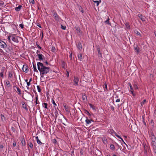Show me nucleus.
Listing matches in <instances>:
<instances>
[{
    "label": "nucleus",
    "instance_id": "obj_1",
    "mask_svg": "<svg viewBox=\"0 0 156 156\" xmlns=\"http://www.w3.org/2000/svg\"><path fill=\"white\" fill-rule=\"evenodd\" d=\"M37 68L40 72L41 77H43L44 75L48 73L50 70V68L44 66L43 64L41 62L37 63Z\"/></svg>",
    "mask_w": 156,
    "mask_h": 156
},
{
    "label": "nucleus",
    "instance_id": "obj_2",
    "mask_svg": "<svg viewBox=\"0 0 156 156\" xmlns=\"http://www.w3.org/2000/svg\"><path fill=\"white\" fill-rule=\"evenodd\" d=\"M150 137L151 140V145L153 150L155 154H156V138L152 132H151Z\"/></svg>",
    "mask_w": 156,
    "mask_h": 156
},
{
    "label": "nucleus",
    "instance_id": "obj_3",
    "mask_svg": "<svg viewBox=\"0 0 156 156\" xmlns=\"http://www.w3.org/2000/svg\"><path fill=\"white\" fill-rule=\"evenodd\" d=\"M7 46V44L5 42L0 40V47L4 48H6Z\"/></svg>",
    "mask_w": 156,
    "mask_h": 156
},
{
    "label": "nucleus",
    "instance_id": "obj_4",
    "mask_svg": "<svg viewBox=\"0 0 156 156\" xmlns=\"http://www.w3.org/2000/svg\"><path fill=\"white\" fill-rule=\"evenodd\" d=\"M53 15L55 20H59V16H58L55 11H53Z\"/></svg>",
    "mask_w": 156,
    "mask_h": 156
},
{
    "label": "nucleus",
    "instance_id": "obj_5",
    "mask_svg": "<svg viewBox=\"0 0 156 156\" xmlns=\"http://www.w3.org/2000/svg\"><path fill=\"white\" fill-rule=\"evenodd\" d=\"M22 69L23 71L25 73H27L28 71V67L27 65H24L23 66Z\"/></svg>",
    "mask_w": 156,
    "mask_h": 156
},
{
    "label": "nucleus",
    "instance_id": "obj_6",
    "mask_svg": "<svg viewBox=\"0 0 156 156\" xmlns=\"http://www.w3.org/2000/svg\"><path fill=\"white\" fill-rule=\"evenodd\" d=\"M73 81L75 83V85L77 86L78 85V82L79 81V79L78 77L75 76L74 77Z\"/></svg>",
    "mask_w": 156,
    "mask_h": 156
},
{
    "label": "nucleus",
    "instance_id": "obj_7",
    "mask_svg": "<svg viewBox=\"0 0 156 156\" xmlns=\"http://www.w3.org/2000/svg\"><path fill=\"white\" fill-rule=\"evenodd\" d=\"M11 39L13 41L16 43H18L19 41L17 38L16 37H15L13 36H12Z\"/></svg>",
    "mask_w": 156,
    "mask_h": 156
},
{
    "label": "nucleus",
    "instance_id": "obj_8",
    "mask_svg": "<svg viewBox=\"0 0 156 156\" xmlns=\"http://www.w3.org/2000/svg\"><path fill=\"white\" fill-rule=\"evenodd\" d=\"M128 84L130 87V92H131L133 95V96H135V94L133 93V88L131 84V83H128Z\"/></svg>",
    "mask_w": 156,
    "mask_h": 156
},
{
    "label": "nucleus",
    "instance_id": "obj_9",
    "mask_svg": "<svg viewBox=\"0 0 156 156\" xmlns=\"http://www.w3.org/2000/svg\"><path fill=\"white\" fill-rule=\"evenodd\" d=\"M37 56H38L39 60L40 61L42 60L44 58V56L42 54H37Z\"/></svg>",
    "mask_w": 156,
    "mask_h": 156
},
{
    "label": "nucleus",
    "instance_id": "obj_10",
    "mask_svg": "<svg viewBox=\"0 0 156 156\" xmlns=\"http://www.w3.org/2000/svg\"><path fill=\"white\" fill-rule=\"evenodd\" d=\"M109 133L111 134H115L116 136V135H117L116 133L114 131V130L112 129H109L108 130Z\"/></svg>",
    "mask_w": 156,
    "mask_h": 156
},
{
    "label": "nucleus",
    "instance_id": "obj_11",
    "mask_svg": "<svg viewBox=\"0 0 156 156\" xmlns=\"http://www.w3.org/2000/svg\"><path fill=\"white\" fill-rule=\"evenodd\" d=\"M77 47L79 50H81L82 48V45L80 42H79L78 43Z\"/></svg>",
    "mask_w": 156,
    "mask_h": 156
},
{
    "label": "nucleus",
    "instance_id": "obj_12",
    "mask_svg": "<svg viewBox=\"0 0 156 156\" xmlns=\"http://www.w3.org/2000/svg\"><path fill=\"white\" fill-rule=\"evenodd\" d=\"M6 86L8 87H11V84L10 81L8 80H7L5 81Z\"/></svg>",
    "mask_w": 156,
    "mask_h": 156
},
{
    "label": "nucleus",
    "instance_id": "obj_13",
    "mask_svg": "<svg viewBox=\"0 0 156 156\" xmlns=\"http://www.w3.org/2000/svg\"><path fill=\"white\" fill-rule=\"evenodd\" d=\"M97 51H98V56L99 57H102V55H101V51H100V48L99 47H98L97 48Z\"/></svg>",
    "mask_w": 156,
    "mask_h": 156
},
{
    "label": "nucleus",
    "instance_id": "obj_14",
    "mask_svg": "<svg viewBox=\"0 0 156 156\" xmlns=\"http://www.w3.org/2000/svg\"><path fill=\"white\" fill-rule=\"evenodd\" d=\"M22 5H20L18 6V7H16V8H15V10L16 11H20V9H21V8H22Z\"/></svg>",
    "mask_w": 156,
    "mask_h": 156
},
{
    "label": "nucleus",
    "instance_id": "obj_15",
    "mask_svg": "<svg viewBox=\"0 0 156 156\" xmlns=\"http://www.w3.org/2000/svg\"><path fill=\"white\" fill-rule=\"evenodd\" d=\"M75 28L78 34L81 33V31L80 30V28L78 26H76Z\"/></svg>",
    "mask_w": 156,
    "mask_h": 156
},
{
    "label": "nucleus",
    "instance_id": "obj_16",
    "mask_svg": "<svg viewBox=\"0 0 156 156\" xmlns=\"http://www.w3.org/2000/svg\"><path fill=\"white\" fill-rule=\"evenodd\" d=\"M1 120L2 121L4 122L5 121V118L3 115L1 114Z\"/></svg>",
    "mask_w": 156,
    "mask_h": 156
},
{
    "label": "nucleus",
    "instance_id": "obj_17",
    "mask_svg": "<svg viewBox=\"0 0 156 156\" xmlns=\"http://www.w3.org/2000/svg\"><path fill=\"white\" fill-rule=\"evenodd\" d=\"M36 139L37 140V143L39 144H41L43 143L39 140L38 136H37L36 137Z\"/></svg>",
    "mask_w": 156,
    "mask_h": 156
},
{
    "label": "nucleus",
    "instance_id": "obj_18",
    "mask_svg": "<svg viewBox=\"0 0 156 156\" xmlns=\"http://www.w3.org/2000/svg\"><path fill=\"white\" fill-rule=\"evenodd\" d=\"M109 18L108 17L106 21H105V23H106V24H108L109 25H110L111 23H110L109 22Z\"/></svg>",
    "mask_w": 156,
    "mask_h": 156
},
{
    "label": "nucleus",
    "instance_id": "obj_19",
    "mask_svg": "<svg viewBox=\"0 0 156 156\" xmlns=\"http://www.w3.org/2000/svg\"><path fill=\"white\" fill-rule=\"evenodd\" d=\"M93 2L95 3H96L97 4V6H98V5H99V4L100 3H101V0H99V1H93Z\"/></svg>",
    "mask_w": 156,
    "mask_h": 156
},
{
    "label": "nucleus",
    "instance_id": "obj_20",
    "mask_svg": "<svg viewBox=\"0 0 156 156\" xmlns=\"http://www.w3.org/2000/svg\"><path fill=\"white\" fill-rule=\"evenodd\" d=\"M140 18L142 20V21L144 22L145 21L146 17L145 16H142Z\"/></svg>",
    "mask_w": 156,
    "mask_h": 156
},
{
    "label": "nucleus",
    "instance_id": "obj_21",
    "mask_svg": "<svg viewBox=\"0 0 156 156\" xmlns=\"http://www.w3.org/2000/svg\"><path fill=\"white\" fill-rule=\"evenodd\" d=\"M82 99L84 101L87 99V97L86 95L85 94H83L82 95Z\"/></svg>",
    "mask_w": 156,
    "mask_h": 156
},
{
    "label": "nucleus",
    "instance_id": "obj_22",
    "mask_svg": "<svg viewBox=\"0 0 156 156\" xmlns=\"http://www.w3.org/2000/svg\"><path fill=\"white\" fill-rule=\"evenodd\" d=\"M78 58L79 60H81L82 59V55L81 53L79 54L78 55Z\"/></svg>",
    "mask_w": 156,
    "mask_h": 156
},
{
    "label": "nucleus",
    "instance_id": "obj_23",
    "mask_svg": "<svg viewBox=\"0 0 156 156\" xmlns=\"http://www.w3.org/2000/svg\"><path fill=\"white\" fill-rule=\"evenodd\" d=\"M15 87L17 89V91L19 93V94L20 95L21 94V90L18 87H16V86H15L14 87Z\"/></svg>",
    "mask_w": 156,
    "mask_h": 156
},
{
    "label": "nucleus",
    "instance_id": "obj_24",
    "mask_svg": "<svg viewBox=\"0 0 156 156\" xmlns=\"http://www.w3.org/2000/svg\"><path fill=\"white\" fill-rule=\"evenodd\" d=\"M47 105L48 104L47 103H44L43 104V106L44 107V108H46L47 109H48V108L47 107Z\"/></svg>",
    "mask_w": 156,
    "mask_h": 156
},
{
    "label": "nucleus",
    "instance_id": "obj_25",
    "mask_svg": "<svg viewBox=\"0 0 156 156\" xmlns=\"http://www.w3.org/2000/svg\"><path fill=\"white\" fill-rule=\"evenodd\" d=\"M116 136L117 137H118V138L120 139H121V140L126 145V144L124 142V140H123L122 139V138L120 136H119L118 135H116Z\"/></svg>",
    "mask_w": 156,
    "mask_h": 156
},
{
    "label": "nucleus",
    "instance_id": "obj_26",
    "mask_svg": "<svg viewBox=\"0 0 156 156\" xmlns=\"http://www.w3.org/2000/svg\"><path fill=\"white\" fill-rule=\"evenodd\" d=\"M22 107L23 108L26 109H27V106H26V105H25V103L24 102L22 103Z\"/></svg>",
    "mask_w": 156,
    "mask_h": 156
},
{
    "label": "nucleus",
    "instance_id": "obj_27",
    "mask_svg": "<svg viewBox=\"0 0 156 156\" xmlns=\"http://www.w3.org/2000/svg\"><path fill=\"white\" fill-rule=\"evenodd\" d=\"M36 105L37 104H39V102H38V96L37 95L36 96Z\"/></svg>",
    "mask_w": 156,
    "mask_h": 156
},
{
    "label": "nucleus",
    "instance_id": "obj_28",
    "mask_svg": "<svg viewBox=\"0 0 156 156\" xmlns=\"http://www.w3.org/2000/svg\"><path fill=\"white\" fill-rule=\"evenodd\" d=\"M21 142L23 145L25 146V142L24 139H22L21 140Z\"/></svg>",
    "mask_w": 156,
    "mask_h": 156
},
{
    "label": "nucleus",
    "instance_id": "obj_29",
    "mask_svg": "<svg viewBox=\"0 0 156 156\" xmlns=\"http://www.w3.org/2000/svg\"><path fill=\"white\" fill-rule=\"evenodd\" d=\"M55 118H57L58 114V111L56 110L55 113Z\"/></svg>",
    "mask_w": 156,
    "mask_h": 156
},
{
    "label": "nucleus",
    "instance_id": "obj_30",
    "mask_svg": "<svg viewBox=\"0 0 156 156\" xmlns=\"http://www.w3.org/2000/svg\"><path fill=\"white\" fill-rule=\"evenodd\" d=\"M64 108L65 109V110L67 112H69V108L67 106H66V105H64Z\"/></svg>",
    "mask_w": 156,
    "mask_h": 156
},
{
    "label": "nucleus",
    "instance_id": "obj_31",
    "mask_svg": "<svg viewBox=\"0 0 156 156\" xmlns=\"http://www.w3.org/2000/svg\"><path fill=\"white\" fill-rule=\"evenodd\" d=\"M13 76V74L12 73L10 72H9V73L8 78H11Z\"/></svg>",
    "mask_w": 156,
    "mask_h": 156
},
{
    "label": "nucleus",
    "instance_id": "obj_32",
    "mask_svg": "<svg viewBox=\"0 0 156 156\" xmlns=\"http://www.w3.org/2000/svg\"><path fill=\"white\" fill-rule=\"evenodd\" d=\"M85 121L87 124H89L91 123V120L87 119Z\"/></svg>",
    "mask_w": 156,
    "mask_h": 156
},
{
    "label": "nucleus",
    "instance_id": "obj_33",
    "mask_svg": "<svg viewBox=\"0 0 156 156\" xmlns=\"http://www.w3.org/2000/svg\"><path fill=\"white\" fill-rule=\"evenodd\" d=\"M33 66L34 68V71L35 72L36 71L37 72L38 71L36 69V66H35L34 64H33Z\"/></svg>",
    "mask_w": 156,
    "mask_h": 156
},
{
    "label": "nucleus",
    "instance_id": "obj_34",
    "mask_svg": "<svg viewBox=\"0 0 156 156\" xmlns=\"http://www.w3.org/2000/svg\"><path fill=\"white\" fill-rule=\"evenodd\" d=\"M89 105L90 106L91 108H92L93 109H94V110H95V109L94 106L92 104H90L89 103Z\"/></svg>",
    "mask_w": 156,
    "mask_h": 156
},
{
    "label": "nucleus",
    "instance_id": "obj_35",
    "mask_svg": "<svg viewBox=\"0 0 156 156\" xmlns=\"http://www.w3.org/2000/svg\"><path fill=\"white\" fill-rule=\"evenodd\" d=\"M5 4L4 2L0 0V7L4 5Z\"/></svg>",
    "mask_w": 156,
    "mask_h": 156
},
{
    "label": "nucleus",
    "instance_id": "obj_36",
    "mask_svg": "<svg viewBox=\"0 0 156 156\" xmlns=\"http://www.w3.org/2000/svg\"><path fill=\"white\" fill-rule=\"evenodd\" d=\"M125 25L127 29H129V25L128 23H126L125 24Z\"/></svg>",
    "mask_w": 156,
    "mask_h": 156
},
{
    "label": "nucleus",
    "instance_id": "obj_37",
    "mask_svg": "<svg viewBox=\"0 0 156 156\" xmlns=\"http://www.w3.org/2000/svg\"><path fill=\"white\" fill-rule=\"evenodd\" d=\"M146 101L145 99L143 100V101L141 103V105L142 106L143 105H144L146 102Z\"/></svg>",
    "mask_w": 156,
    "mask_h": 156
},
{
    "label": "nucleus",
    "instance_id": "obj_38",
    "mask_svg": "<svg viewBox=\"0 0 156 156\" xmlns=\"http://www.w3.org/2000/svg\"><path fill=\"white\" fill-rule=\"evenodd\" d=\"M56 49L55 48L54 46H52L51 48V51L53 52L55 51Z\"/></svg>",
    "mask_w": 156,
    "mask_h": 156
},
{
    "label": "nucleus",
    "instance_id": "obj_39",
    "mask_svg": "<svg viewBox=\"0 0 156 156\" xmlns=\"http://www.w3.org/2000/svg\"><path fill=\"white\" fill-rule=\"evenodd\" d=\"M29 146L31 148H32L33 147V145L31 143H29L28 144Z\"/></svg>",
    "mask_w": 156,
    "mask_h": 156
},
{
    "label": "nucleus",
    "instance_id": "obj_40",
    "mask_svg": "<svg viewBox=\"0 0 156 156\" xmlns=\"http://www.w3.org/2000/svg\"><path fill=\"white\" fill-rule=\"evenodd\" d=\"M37 88L38 91L39 92H41V89L40 87L39 86H37Z\"/></svg>",
    "mask_w": 156,
    "mask_h": 156
},
{
    "label": "nucleus",
    "instance_id": "obj_41",
    "mask_svg": "<svg viewBox=\"0 0 156 156\" xmlns=\"http://www.w3.org/2000/svg\"><path fill=\"white\" fill-rule=\"evenodd\" d=\"M110 147L112 150H114L115 149V146L113 144H111L110 145Z\"/></svg>",
    "mask_w": 156,
    "mask_h": 156
},
{
    "label": "nucleus",
    "instance_id": "obj_42",
    "mask_svg": "<svg viewBox=\"0 0 156 156\" xmlns=\"http://www.w3.org/2000/svg\"><path fill=\"white\" fill-rule=\"evenodd\" d=\"M29 2L30 3L33 4L35 3V2L34 0H29Z\"/></svg>",
    "mask_w": 156,
    "mask_h": 156
},
{
    "label": "nucleus",
    "instance_id": "obj_43",
    "mask_svg": "<svg viewBox=\"0 0 156 156\" xmlns=\"http://www.w3.org/2000/svg\"><path fill=\"white\" fill-rule=\"evenodd\" d=\"M135 50L138 53L139 52V48L138 47H136L134 48Z\"/></svg>",
    "mask_w": 156,
    "mask_h": 156
},
{
    "label": "nucleus",
    "instance_id": "obj_44",
    "mask_svg": "<svg viewBox=\"0 0 156 156\" xmlns=\"http://www.w3.org/2000/svg\"><path fill=\"white\" fill-rule=\"evenodd\" d=\"M52 103L54 104L55 108H56L55 106H56L57 105L56 104L55 101L53 100H52Z\"/></svg>",
    "mask_w": 156,
    "mask_h": 156
},
{
    "label": "nucleus",
    "instance_id": "obj_45",
    "mask_svg": "<svg viewBox=\"0 0 156 156\" xmlns=\"http://www.w3.org/2000/svg\"><path fill=\"white\" fill-rule=\"evenodd\" d=\"M61 28L62 29L64 30H65L66 28V27L65 26H63V25H61Z\"/></svg>",
    "mask_w": 156,
    "mask_h": 156
},
{
    "label": "nucleus",
    "instance_id": "obj_46",
    "mask_svg": "<svg viewBox=\"0 0 156 156\" xmlns=\"http://www.w3.org/2000/svg\"><path fill=\"white\" fill-rule=\"evenodd\" d=\"M133 87L134 88V89H137L138 88V87L137 86V85L136 84H135L134 85H133Z\"/></svg>",
    "mask_w": 156,
    "mask_h": 156
},
{
    "label": "nucleus",
    "instance_id": "obj_47",
    "mask_svg": "<svg viewBox=\"0 0 156 156\" xmlns=\"http://www.w3.org/2000/svg\"><path fill=\"white\" fill-rule=\"evenodd\" d=\"M103 142L105 144L106 142H107V140H106V139L105 138H104L103 139Z\"/></svg>",
    "mask_w": 156,
    "mask_h": 156
},
{
    "label": "nucleus",
    "instance_id": "obj_48",
    "mask_svg": "<svg viewBox=\"0 0 156 156\" xmlns=\"http://www.w3.org/2000/svg\"><path fill=\"white\" fill-rule=\"evenodd\" d=\"M19 26H20V27L21 28H23L24 25H23V24H20L19 25Z\"/></svg>",
    "mask_w": 156,
    "mask_h": 156
},
{
    "label": "nucleus",
    "instance_id": "obj_49",
    "mask_svg": "<svg viewBox=\"0 0 156 156\" xmlns=\"http://www.w3.org/2000/svg\"><path fill=\"white\" fill-rule=\"evenodd\" d=\"M150 124L151 125H152V126H153L154 123V122H153V120H151V122L150 123Z\"/></svg>",
    "mask_w": 156,
    "mask_h": 156
},
{
    "label": "nucleus",
    "instance_id": "obj_50",
    "mask_svg": "<svg viewBox=\"0 0 156 156\" xmlns=\"http://www.w3.org/2000/svg\"><path fill=\"white\" fill-rule=\"evenodd\" d=\"M12 37L11 36H9L8 37V40L9 41V42L11 41V39L10 38H11V37Z\"/></svg>",
    "mask_w": 156,
    "mask_h": 156
},
{
    "label": "nucleus",
    "instance_id": "obj_51",
    "mask_svg": "<svg viewBox=\"0 0 156 156\" xmlns=\"http://www.w3.org/2000/svg\"><path fill=\"white\" fill-rule=\"evenodd\" d=\"M0 76L2 77H3V73L1 72L0 73Z\"/></svg>",
    "mask_w": 156,
    "mask_h": 156
},
{
    "label": "nucleus",
    "instance_id": "obj_52",
    "mask_svg": "<svg viewBox=\"0 0 156 156\" xmlns=\"http://www.w3.org/2000/svg\"><path fill=\"white\" fill-rule=\"evenodd\" d=\"M16 145V143L15 142L13 143V145L14 147H15Z\"/></svg>",
    "mask_w": 156,
    "mask_h": 156
},
{
    "label": "nucleus",
    "instance_id": "obj_53",
    "mask_svg": "<svg viewBox=\"0 0 156 156\" xmlns=\"http://www.w3.org/2000/svg\"><path fill=\"white\" fill-rule=\"evenodd\" d=\"M136 34L138 35H140V33L138 31H136Z\"/></svg>",
    "mask_w": 156,
    "mask_h": 156
},
{
    "label": "nucleus",
    "instance_id": "obj_54",
    "mask_svg": "<svg viewBox=\"0 0 156 156\" xmlns=\"http://www.w3.org/2000/svg\"><path fill=\"white\" fill-rule=\"evenodd\" d=\"M67 72V74L66 75L67 77H68L69 76V73L68 71H66Z\"/></svg>",
    "mask_w": 156,
    "mask_h": 156
},
{
    "label": "nucleus",
    "instance_id": "obj_55",
    "mask_svg": "<svg viewBox=\"0 0 156 156\" xmlns=\"http://www.w3.org/2000/svg\"><path fill=\"white\" fill-rule=\"evenodd\" d=\"M27 85L28 86L30 85V82H27Z\"/></svg>",
    "mask_w": 156,
    "mask_h": 156
},
{
    "label": "nucleus",
    "instance_id": "obj_56",
    "mask_svg": "<svg viewBox=\"0 0 156 156\" xmlns=\"http://www.w3.org/2000/svg\"><path fill=\"white\" fill-rule=\"evenodd\" d=\"M120 101V100L119 99H118L116 100V102H119Z\"/></svg>",
    "mask_w": 156,
    "mask_h": 156
},
{
    "label": "nucleus",
    "instance_id": "obj_57",
    "mask_svg": "<svg viewBox=\"0 0 156 156\" xmlns=\"http://www.w3.org/2000/svg\"><path fill=\"white\" fill-rule=\"evenodd\" d=\"M142 16V15L141 14H138V16L139 18L140 17H141Z\"/></svg>",
    "mask_w": 156,
    "mask_h": 156
},
{
    "label": "nucleus",
    "instance_id": "obj_58",
    "mask_svg": "<svg viewBox=\"0 0 156 156\" xmlns=\"http://www.w3.org/2000/svg\"><path fill=\"white\" fill-rule=\"evenodd\" d=\"M80 11H81V12L82 13H83V9H82V8H81V9H80Z\"/></svg>",
    "mask_w": 156,
    "mask_h": 156
},
{
    "label": "nucleus",
    "instance_id": "obj_59",
    "mask_svg": "<svg viewBox=\"0 0 156 156\" xmlns=\"http://www.w3.org/2000/svg\"><path fill=\"white\" fill-rule=\"evenodd\" d=\"M37 47L40 49H41V48L40 46H39V45H37Z\"/></svg>",
    "mask_w": 156,
    "mask_h": 156
},
{
    "label": "nucleus",
    "instance_id": "obj_60",
    "mask_svg": "<svg viewBox=\"0 0 156 156\" xmlns=\"http://www.w3.org/2000/svg\"><path fill=\"white\" fill-rule=\"evenodd\" d=\"M0 148H3V145H0Z\"/></svg>",
    "mask_w": 156,
    "mask_h": 156
},
{
    "label": "nucleus",
    "instance_id": "obj_61",
    "mask_svg": "<svg viewBox=\"0 0 156 156\" xmlns=\"http://www.w3.org/2000/svg\"><path fill=\"white\" fill-rule=\"evenodd\" d=\"M69 56L71 57V58L72 57V53H71L70 55H69Z\"/></svg>",
    "mask_w": 156,
    "mask_h": 156
},
{
    "label": "nucleus",
    "instance_id": "obj_62",
    "mask_svg": "<svg viewBox=\"0 0 156 156\" xmlns=\"http://www.w3.org/2000/svg\"><path fill=\"white\" fill-rule=\"evenodd\" d=\"M112 110H113V111H114V107H112Z\"/></svg>",
    "mask_w": 156,
    "mask_h": 156
},
{
    "label": "nucleus",
    "instance_id": "obj_63",
    "mask_svg": "<svg viewBox=\"0 0 156 156\" xmlns=\"http://www.w3.org/2000/svg\"><path fill=\"white\" fill-rule=\"evenodd\" d=\"M53 140V142H54V143H55V142H56V140H55L54 139V140Z\"/></svg>",
    "mask_w": 156,
    "mask_h": 156
},
{
    "label": "nucleus",
    "instance_id": "obj_64",
    "mask_svg": "<svg viewBox=\"0 0 156 156\" xmlns=\"http://www.w3.org/2000/svg\"><path fill=\"white\" fill-rule=\"evenodd\" d=\"M37 26L40 28H41V26L40 25V24H39V25H38Z\"/></svg>",
    "mask_w": 156,
    "mask_h": 156
}]
</instances>
